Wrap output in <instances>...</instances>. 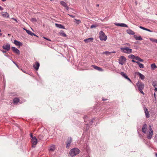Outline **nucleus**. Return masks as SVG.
<instances>
[{"instance_id": "obj_12", "label": "nucleus", "mask_w": 157, "mask_h": 157, "mask_svg": "<svg viewBox=\"0 0 157 157\" xmlns=\"http://www.w3.org/2000/svg\"><path fill=\"white\" fill-rule=\"evenodd\" d=\"M114 24L115 25L118 26H121L123 27H128V26L126 25V24L123 23H114Z\"/></svg>"}, {"instance_id": "obj_5", "label": "nucleus", "mask_w": 157, "mask_h": 157, "mask_svg": "<svg viewBox=\"0 0 157 157\" xmlns=\"http://www.w3.org/2000/svg\"><path fill=\"white\" fill-rule=\"evenodd\" d=\"M121 52L126 53L129 54L132 53V50L131 49L126 48H120Z\"/></svg>"}, {"instance_id": "obj_63", "label": "nucleus", "mask_w": 157, "mask_h": 157, "mask_svg": "<svg viewBox=\"0 0 157 157\" xmlns=\"http://www.w3.org/2000/svg\"><path fill=\"white\" fill-rule=\"evenodd\" d=\"M155 43H157V39H156Z\"/></svg>"}, {"instance_id": "obj_45", "label": "nucleus", "mask_w": 157, "mask_h": 157, "mask_svg": "<svg viewBox=\"0 0 157 157\" xmlns=\"http://www.w3.org/2000/svg\"><path fill=\"white\" fill-rule=\"evenodd\" d=\"M139 28H140L141 29H143V30H144L145 29V28L144 27H142V26H140V27H139Z\"/></svg>"}, {"instance_id": "obj_32", "label": "nucleus", "mask_w": 157, "mask_h": 157, "mask_svg": "<svg viewBox=\"0 0 157 157\" xmlns=\"http://www.w3.org/2000/svg\"><path fill=\"white\" fill-rule=\"evenodd\" d=\"M152 85L154 87H157V82H152Z\"/></svg>"}, {"instance_id": "obj_23", "label": "nucleus", "mask_w": 157, "mask_h": 157, "mask_svg": "<svg viewBox=\"0 0 157 157\" xmlns=\"http://www.w3.org/2000/svg\"><path fill=\"white\" fill-rule=\"evenodd\" d=\"M126 32L128 33L130 35H133L135 34V32L131 29H128Z\"/></svg>"}, {"instance_id": "obj_21", "label": "nucleus", "mask_w": 157, "mask_h": 157, "mask_svg": "<svg viewBox=\"0 0 157 157\" xmlns=\"http://www.w3.org/2000/svg\"><path fill=\"white\" fill-rule=\"evenodd\" d=\"M133 36H134V37L136 40H143L142 38L140 36H137L136 35H134Z\"/></svg>"}, {"instance_id": "obj_26", "label": "nucleus", "mask_w": 157, "mask_h": 157, "mask_svg": "<svg viewBox=\"0 0 157 157\" xmlns=\"http://www.w3.org/2000/svg\"><path fill=\"white\" fill-rule=\"evenodd\" d=\"M59 34L63 36L66 37L67 36V35L64 33L63 31H61L59 33Z\"/></svg>"}, {"instance_id": "obj_43", "label": "nucleus", "mask_w": 157, "mask_h": 157, "mask_svg": "<svg viewBox=\"0 0 157 157\" xmlns=\"http://www.w3.org/2000/svg\"><path fill=\"white\" fill-rule=\"evenodd\" d=\"M31 35L32 36H37V37H38V36L36 35V34H35L34 33L32 32L31 33Z\"/></svg>"}, {"instance_id": "obj_17", "label": "nucleus", "mask_w": 157, "mask_h": 157, "mask_svg": "<svg viewBox=\"0 0 157 157\" xmlns=\"http://www.w3.org/2000/svg\"><path fill=\"white\" fill-rule=\"evenodd\" d=\"M94 38L92 37H90L84 40V41L86 43L91 42H93Z\"/></svg>"}, {"instance_id": "obj_15", "label": "nucleus", "mask_w": 157, "mask_h": 157, "mask_svg": "<svg viewBox=\"0 0 157 157\" xmlns=\"http://www.w3.org/2000/svg\"><path fill=\"white\" fill-rule=\"evenodd\" d=\"M60 4L63 6L65 7L67 10L69 9V7L67 5V3L64 1H61L60 2Z\"/></svg>"}, {"instance_id": "obj_60", "label": "nucleus", "mask_w": 157, "mask_h": 157, "mask_svg": "<svg viewBox=\"0 0 157 157\" xmlns=\"http://www.w3.org/2000/svg\"><path fill=\"white\" fill-rule=\"evenodd\" d=\"M145 29L144 30H146V31H148V29H147V28H145Z\"/></svg>"}, {"instance_id": "obj_24", "label": "nucleus", "mask_w": 157, "mask_h": 157, "mask_svg": "<svg viewBox=\"0 0 157 157\" xmlns=\"http://www.w3.org/2000/svg\"><path fill=\"white\" fill-rule=\"evenodd\" d=\"M93 67L95 69L99 71H102V69L101 68L98 67L97 66H96L95 65H92Z\"/></svg>"}, {"instance_id": "obj_47", "label": "nucleus", "mask_w": 157, "mask_h": 157, "mask_svg": "<svg viewBox=\"0 0 157 157\" xmlns=\"http://www.w3.org/2000/svg\"><path fill=\"white\" fill-rule=\"evenodd\" d=\"M13 62L16 66L18 68L19 66L17 64L13 61Z\"/></svg>"}, {"instance_id": "obj_40", "label": "nucleus", "mask_w": 157, "mask_h": 157, "mask_svg": "<svg viewBox=\"0 0 157 157\" xmlns=\"http://www.w3.org/2000/svg\"><path fill=\"white\" fill-rule=\"evenodd\" d=\"M94 118H93V119L91 120L90 121V124L91 125L94 122Z\"/></svg>"}, {"instance_id": "obj_30", "label": "nucleus", "mask_w": 157, "mask_h": 157, "mask_svg": "<svg viewBox=\"0 0 157 157\" xmlns=\"http://www.w3.org/2000/svg\"><path fill=\"white\" fill-rule=\"evenodd\" d=\"M135 57V56H134L132 54L130 55H129L128 56V57L129 58L132 59H134Z\"/></svg>"}, {"instance_id": "obj_46", "label": "nucleus", "mask_w": 157, "mask_h": 157, "mask_svg": "<svg viewBox=\"0 0 157 157\" xmlns=\"http://www.w3.org/2000/svg\"><path fill=\"white\" fill-rule=\"evenodd\" d=\"M11 19L13 20L14 21H15L17 23H18V21L16 19L14 18H12Z\"/></svg>"}, {"instance_id": "obj_33", "label": "nucleus", "mask_w": 157, "mask_h": 157, "mask_svg": "<svg viewBox=\"0 0 157 157\" xmlns=\"http://www.w3.org/2000/svg\"><path fill=\"white\" fill-rule=\"evenodd\" d=\"M44 136L42 135H40L38 136L39 139L42 140L43 139Z\"/></svg>"}, {"instance_id": "obj_34", "label": "nucleus", "mask_w": 157, "mask_h": 157, "mask_svg": "<svg viewBox=\"0 0 157 157\" xmlns=\"http://www.w3.org/2000/svg\"><path fill=\"white\" fill-rule=\"evenodd\" d=\"M98 26V25H92L90 26L91 28H96Z\"/></svg>"}, {"instance_id": "obj_3", "label": "nucleus", "mask_w": 157, "mask_h": 157, "mask_svg": "<svg viewBox=\"0 0 157 157\" xmlns=\"http://www.w3.org/2000/svg\"><path fill=\"white\" fill-rule=\"evenodd\" d=\"M55 147V145L52 144L49 148V154L51 156H53L55 154L54 151L56 149Z\"/></svg>"}, {"instance_id": "obj_28", "label": "nucleus", "mask_w": 157, "mask_h": 157, "mask_svg": "<svg viewBox=\"0 0 157 157\" xmlns=\"http://www.w3.org/2000/svg\"><path fill=\"white\" fill-rule=\"evenodd\" d=\"M74 22L77 25L81 23V21L79 20H77L76 19H74Z\"/></svg>"}, {"instance_id": "obj_35", "label": "nucleus", "mask_w": 157, "mask_h": 157, "mask_svg": "<svg viewBox=\"0 0 157 157\" xmlns=\"http://www.w3.org/2000/svg\"><path fill=\"white\" fill-rule=\"evenodd\" d=\"M89 119V118H88L87 117H86V116H84V122H86L87 121L88 119Z\"/></svg>"}, {"instance_id": "obj_53", "label": "nucleus", "mask_w": 157, "mask_h": 157, "mask_svg": "<svg viewBox=\"0 0 157 157\" xmlns=\"http://www.w3.org/2000/svg\"><path fill=\"white\" fill-rule=\"evenodd\" d=\"M127 79L129 81H130V82H131L132 81L131 80V79H130V78H129L128 77V78Z\"/></svg>"}, {"instance_id": "obj_13", "label": "nucleus", "mask_w": 157, "mask_h": 157, "mask_svg": "<svg viewBox=\"0 0 157 157\" xmlns=\"http://www.w3.org/2000/svg\"><path fill=\"white\" fill-rule=\"evenodd\" d=\"M40 63L38 62H36L33 65V67L36 71H37L40 67Z\"/></svg>"}, {"instance_id": "obj_11", "label": "nucleus", "mask_w": 157, "mask_h": 157, "mask_svg": "<svg viewBox=\"0 0 157 157\" xmlns=\"http://www.w3.org/2000/svg\"><path fill=\"white\" fill-rule=\"evenodd\" d=\"M11 49L15 53H16L17 54L19 55L20 54V51L17 48L14 47H12Z\"/></svg>"}, {"instance_id": "obj_64", "label": "nucleus", "mask_w": 157, "mask_h": 157, "mask_svg": "<svg viewBox=\"0 0 157 157\" xmlns=\"http://www.w3.org/2000/svg\"><path fill=\"white\" fill-rule=\"evenodd\" d=\"M156 157H157V153H156V155H155Z\"/></svg>"}, {"instance_id": "obj_51", "label": "nucleus", "mask_w": 157, "mask_h": 157, "mask_svg": "<svg viewBox=\"0 0 157 157\" xmlns=\"http://www.w3.org/2000/svg\"><path fill=\"white\" fill-rule=\"evenodd\" d=\"M3 10V8L1 6H0V10Z\"/></svg>"}, {"instance_id": "obj_36", "label": "nucleus", "mask_w": 157, "mask_h": 157, "mask_svg": "<svg viewBox=\"0 0 157 157\" xmlns=\"http://www.w3.org/2000/svg\"><path fill=\"white\" fill-rule=\"evenodd\" d=\"M150 40L153 42L155 43L156 39L153 38H150Z\"/></svg>"}, {"instance_id": "obj_62", "label": "nucleus", "mask_w": 157, "mask_h": 157, "mask_svg": "<svg viewBox=\"0 0 157 157\" xmlns=\"http://www.w3.org/2000/svg\"><path fill=\"white\" fill-rule=\"evenodd\" d=\"M154 96L155 97V93H154Z\"/></svg>"}, {"instance_id": "obj_59", "label": "nucleus", "mask_w": 157, "mask_h": 157, "mask_svg": "<svg viewBox=\"0 0 157 157\" xmlns=\"http://www.w3.org/2000/svg\"><path fill=\"white\" fill-rule=\"evenodd\" d=\"M2 52L3 53H5L6 52V51L3 50L2 51Z\"/></svg>"}, {"instance_id": "obj_4", "label": "nucleus", "mask_w": 157, "mask_h": 157, "mask_svg": "<svg viewBox=\"0 0 157 157\" xmlns=\"http://www.w3.org/2000/svg\"><path fill=\"white\" fill-rule=\"evenodd\" d=\"M99 37L101 40L105 41L107 39V36L102 31H100L99 33Z\"/></svg>"}, {"instance_id": "obj_16", "label": "nucleus", "mask_w": 157, "mask_h": 157, "mask_svg": "<svg viewBox=\"0 0 157 157\" xmlns=\"http://www.w3.org/2000/svg\"><path fill=\"white\" fill-rule=\"evenodd\" d=\"M147 129V125L146 124H144L143 125L142 128V132L145 134L146 133Z\"/></svg>"}, {"instance_id": "obj_61", "label": "nucleus", "mask_w": 157, "mask_h": 157, "mask_svg": "<svg viewBox=\"0 0 157 157\" xmlns=\"http://www.w3.org/2000/svg\"><path fill=\"white\" fill-rule=\"evenodd\" d=\"M96 6H97V7H98L99 6V4H97L96 5Z\"/></svg>"}, {"instance_id": "obj_38", "label": "nucleus", "mask_w": 157, "mask_h": 157, "mask_svg": "<svg viewBox=\"0 0 157 157\" xmlns=\"http://www.w3.org/2000/svg\"><path fill=\"white\" fill-rule=\"evenodd\" d=\"M26 32H27V33L29 35H31V33H32V32H31V31H30V30H26Z\"/></svg>"}, {"instance_id": "obj_52", "label": "nucleus", "mask_w": 157, "mask_h": 157, "mask_svg": "<svg viewBox=\"0 0 157 157\" xmlns=\"http://www.w3.org/2000/svg\"><path fill=\"white\" fill-rule=\"evenodd\" d=\"M126 79H127L128 77V76L127 75H125V76L124 77Z\"/></svg>"}, {"instance_id": "obj_39", "label": "nucleus", "mask_w": 157, "mask_h": 157, "mask_svg": "<svg viewBox=\"0 0 157 157\" xmlns=\"http://www.w3.org/2000/svg\"><path fill=\"white\" fill-rule=\"evenodd\" d=\"M140 57L137 56H135L134 59H136V60H139Z\"/></svg>"}, {"instance_id": "obj_50", "label": "nucleus", "mask_w": 157, "mask_h": 157, "mask_svg": "<svg viewBox=\"0 0 157 157\" xmlns=\"http://www.w3.org/2000/svg\"><path fill=\"white\" fill-rule=\"evenodd\" d=\"M134 59H132V62H133V63H136V62H138V61H135V60H134Z\"/></svg>"}, {"instance_id": "obj_18", "label": "nucleus", "mask_w": 157, "mask_h": 157, "mask_svg": "<svg viewBox=\"0 0 157 157\" xmlns=\"http://www.w3.org/2000/svg\"><path fill=\"white\" fill-rule=\"evenodd\" d=\"M14 43L16 45L20 46H22V44L21 42L15 40H14Z\"/></svg>"}, {"instance_id": "obj_9", "label": "nucleus", "mask_w": 157, "mask_h": 157, "mask_svg": "<svg viewBox=\"0 0 157 157\" xmlns=\"http://www.w3.org/2000/svg\"><path fill=\"white\" fill-rule=\"evenodd\" d=\"M72 138L71 137H69L68 138L67 141H66V147L67 148H68L70 146L71 143L72 142Z\"/></svg>"}, {"instance_id": "obj_22", "label": "nucleus", "mask_w": 157, "mask_h": 157, "mask_svg": "<svg viewBox=\"0 0 157 157\" xmlns=\"http://www.w3.org/2000/svg\"><path fill=\"white\" fill-rule=\"evenodd\" d=\"M56 27L60 29H65L64 26L61 24H59L57 23L55 24Z\"/></svg>"}, {"instance_id": "obj_44", "label": "nucleus", "mask_w": 157, "mask_h": 157, "mask_svg": "<svg viewBox=\"0 0 157 157\" xmlns=\"http://www.w3.org/2000/svg\"><path fill=\"white\" fill-rule=\"evenodd\" d=\"M89 129V127L88 124H86V130L87 131Z\"/></svg>"}, {"instance_id": "obj_27", "label": "nucleus", "mask_w": 157, "mask_h": 157, "mask_svg": "<svg viewBox=\"0 0 157 157\" xmlns=\"http://www.w3.org/2000/svg\"><path fill=\"white\" fill-rule=\"evenodd\" d=\"M136 63L139 65L140 68H142L144 67V65L143 64L140 63L139 62H137Z\"/></svg>"}, {"instance_id": "obj_54", "label": "nucleus", "mask_w": 157, "mask_h": 157, "mask_svg": "<svg viewBox=\"0 0 157 157\" xmlns=\"http://www.w3.org/2000/svg\"><path fill=\"white\" fill-rule=\"evenodd\" d=\"M30 136L32 138V137H34V136H33V134H32V133H30Z\"/></svg>"}, {"instance_id": "obj_48", "label": "nucleus", "mask_w": 157, "mask_h": 157, "mask_svg": "<svg viewBox=\"0 0 157 157\" xmlns=\"http://www.w3.org/2000/svg\"><path fill=\"white\" fill-rule=\"evenodd\" d=\"M139 61H140L141 62H143L144 61V60L143 59H141L140 58L139 59V60H138Z\"/></svg>"}, {"instance_id": "obj_1", "label": "nucleus", "mask_w": 157, "mask_h": 157, "mask_svg": "<svg viewBox=\"0 0 157 157\" xmlns=\"http://www.w3.org/2000/svg\"><path fill=\"white\" fill-rule=\"evenodd\" d=\"M80 152V150L77 148H74L71 149L70 151L69 154L71 157H74L78 154Z\"/></svg>"}, {"instance_id": "obj_58", "label": "nucleus", "mask_w": 157, "mask_h": 157, "mask_svg": "<svg viewBox=\"0 0 157 157\" xmlns=\"http://www.w3.org/2000/svg\"><path fill=\"white\" fill-rule=\"evenodd\" d=\"M125 45H128V46H129L130 45V44H128V43L126 44Z\"/></svg>"}, {"instance_id": "obj_14", "label": "nucleus", "mask_w": 157, "mask_h": 157, "mask_svg": "<svg viewBox=\"0 0 157 157\" xmlns=\"http://www.w3.org/2000/svg\"><path fill=\"white\" fill-rule=\"evenodd\" d=\"M144 110L145 114L146 117L147 118H148L150 117V114L148 111L147 109L144 106Z\"/></svg>"}, {"instance_id": "obj_31", "label": "nucleus", "mask_w": 157, "mask_h": 157, "mask_svg": "<svg viewBox=\"0 0 157 157\" xmlns=\"http://www.w3.org/2000/svg\"><path fill=\"white\" fill-rule=\"evenodd\" d=\"M151 68L153 69H154L156 67L155 63H153L151 65Z\"/></svg>"}, {"instance_id": "obj_37", "label": "nucleus", "mask_w": 157, "mask_h": 157, "mask_svg": "<svg viewBox=\"0 0 157 157\" xmlns=\"http://www.w3.org/2000/svg\"><path fill=\"white\" fill-rule=\"evenodd\" d=\"M120 74L123 77H124L126 75V74L124 72H121L120 73Z\"/></svg>"}, {"instance_id": "obj_7", "label": "nucleus", "mask_w": 157, "mask_h": 157, "mask_svg": "<svg viewBox=\"0 0 157 157\" xmlns=\"http://www.w3.org/2000/svg\"><path fill=\"white\" fill-rule=\"evenodd\" d=\"M149 134L147 136V138L148 139H151L152 137L153 134V131L151 128V125L149 126Z\"/></svg>"}, {"instance_id": "obj_6", "label": "nucleus", "mask_w": 157, "mask_h": 157, "mask_svg": "<svg viewBox=\"0 0 157 157\" xmlns=\"http://www.w3.org/2000/svg\"><path fill=\"white\" fill-rule=\"evenodd\" d=\"M126 59L124 56H121L119 58V63L120 64L123 65L126 61Z\"/></svg>"}, {"instance_id": "obj_49", "label": "nucleus", "mask_w": 157, "mask_h": 157, "mask_svg": "<svg viewBox=\"0 0 157 157\" xmlns=\"http://www.w3.org/2000/svg\"><path fill=\"white\" fill-rule=\"evenodd\" d=\"M68 15H69V16H70L71 17H72V18H74V17H75V16H73V15H70V14H68Z\"/></svg>"}, {"instance_id": "obj_20", "label": "nucleus", "mask_w": 157, "mask_h": 157, "mask_svg": "<svg viewBox=\"0 0 157 157\" xmlns=\"http://www.w3.org/2000/svg\"><path fill=\"white\" fill-rule=\"evenodd\" d=\"M136 74H137L139 76L140 78L142 80H143L144 79V78H145L144 76L143 75H142V74H141V73H140L139 72H136Z\"/></svg>"}, {"instance_id": "obj_25", "label": "nucleus", "mask_w": 157, "mask_h": 157, "mask_svg": "<svg viewBox=\"0 0 157 157\" xmlns=\"http://www.w3.org/2000/svg\"><path fill=\"white\" fill-rule=\"evenodd\" d=\"M111 53H115V51H113L112 52H109L108 51H105L103 52V54H105L106 56H109Z\"/></svg>"}, {"instance_id": "obj_8", "label": "nucleus", "mask_w": 157, "mask_h": 157, "mask_svg": "<svg viewBox=\"0 0 157 157\" xmlns=\"http://www.w3.org/2000/svg\"><path fill=\"white\" fill-rule=\"evenodd\" d=\"M32 143L33 144L32 147H35L37 143V140L35 136L32 137Z\"/></svg>"}, {"instance_id": "obj_56", "label": "nucleus", "mask_w": 157, "mask_h": 157, "mask_svg": "<svg viewBox=\"0 0 157 157\" xmlns=\"http://www.w3.org/2000/svg\"><path fill=\"white\" fill-rule=\"evenodd\" d=\"M147 31H148V32H152V31L150 29H148Z\"/></svg>"}, {"instance_id": "obj_10", "label": "nucleus", "mask_w": 157, "mask_h": 157, "mask_svg": "<svg viewBox=\"0 0 157 157\" xmlns=\"http://www.w3.org/2000/svg\"><path fill=\"white\" fill-rule=\"evenodd\" d=\"M2 48L7 51H9L10 49V45L9 44H5L2 46Z\"/></svg>"}, {"instance_id": "obj_55", "label": "nucleus", "mask_w": 157, "mask_h": 157, "mask_svg": "<svg viewBox=\"0 0 157 157\" xmlns=\"http://www.w3.org/2000/svg\"><path fill=\"white\" fill-rule=\"evenodd\" d=\"M155 88V91H157V87H154Z\"/></svg>"}, {"instance_id": "obj_19", "label": "nucleus", "mask_w": 157, "mask_h": 157, "mask_svg": "<svg viewBox=\"0 0 157 157\" xmlns=\"http://www.w3.org/2000/svg\"><path fill=\"white\" fill-rule=\"evenodd\" d=\"M2 15L3 17L5 18H8L9 16V14L6 12H2Z\"/></svg>"}, {"instance_id": "obj_57", "label": "nucleus", "mask_w": 157, "mask_h": 157, "mask_svg": "<svg viewBox=\"0 0 157 157\" xmlns=\"http://www.w3.org/2000/svg\"><path fill=\"white\" fill-rule=\"evenodd\" d=\"M102 100L103 101H104L107 100V99H105V98H102Z\"/></svg>"}, {"instance_id": "obj_41", "label": "nucleus", "mask_w": 157, "mask_h": 157, "mask_svg": "<svg viewBox=\"0 0 157 157\" xmlns=\"http://www.w3.org/2000/svg\"><path fill=\"white\" fill-rule=\"evenodd\" d=\"M31 20L32 21H36V19L34 18H32Z\"/></svg>"}, {"instance_id": "obj_2", "label": "nucleus", "mask_w": 157, "mask_h": 157, "mask_svg": "<svg viewBox=\"0 0 157 157\" xmlns=\"http://www.w3.org/2000/svg\"><path fill=\"white\" fill-rule=\"evenodd\" d=\"M136 85L137 86L140 92L144 95V94L142 91V90L144 88V84L141 82L138 81V82L136 83Z\"/></svg>"}, {"instance_id": "obj_29", "label": "nucleus", "mask_w": 157, "mask_h": 157, "mask_svg": "<svg viewBox=\"0 0 157 157\" xmlns=\"http://www.w3.org/2000/svg\"><path fill=\"white\" fill-rule=\"evenodd\" d=\"M19 100L18 98H15L13 100V102L14 103H17L19 102Z\"/></svg>"}, {"instance_id": "obj_42", "label": "nucleus", "mask_w": 157, "mask_h": 157, "mask_svg": "<svg viewBox=\"0 0 157 157\" xmlns=\"http://www.w3.org/2000/svg\"><path fill=\"white\" fill-rule=\"evenodd\" d=\"M43 38L44 39H45L47 40H48V41H51V40L47 38H46V37H43Z\"/></svg>"}]
</instances>
